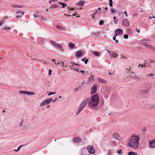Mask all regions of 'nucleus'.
<instances>
[{
	"mask_svg": "<svg viewBox=\"0 0 155 155\" xmlns=\"http://www.w3.org/2000/svg\"><path fill=\"white\" fill-rule=\"evenodd\" d=\"M47 105V104L50 103L52 101V99L51 98H47L45 100Z\"/></svg>",
	"mask_w": 155,
	"mask_h": 155,
	"instance_id": "nucleus-19",
	"label": "nucleus"
},
{
	"mask_svg": "<svg viewBox=\"0 0 155 155\" xmlns=\"http://www.w3.org/2000/svg\"><path fill=\"white\" fill-rule=\"evenodd\" d=\"M137 14H134L133 15V16L134 17L137 16Z\"/></svg>",
	"mask_w": 155,
	"mask_h": 155,
	"instance_id": "nucleus-51",
	"label": "nucleus"
},
{
	"mask_svg": "<svg viewBox=\"0 0 155 155\" xmlns=\"http://www.w3.org/2000/svg\"><path fill=\"white\" fill-rule=\"evenodd\" d=\"M89 81H91L94 80L93 75H91V76L89 77L88 78Z\"/></svg>",
	"mask_w": 155,
	"mask_h": 155,
	"instance_id": "nucleus-29",
	"label": "nucleus"
},
{
	"mask_svg": "<svg viewBox=\"0 0 155 155\" xmlns=\"http://www.w3.org/2000/svg\"><path fill=\"white\" fill-rule=\"evenodd\" d=\"M23 122V120H21V123H20V126H21L22 125V123Z\"/></svg>",
	"mask_w": 155,
	"mask_h": 155,
	"instance_id": "nucleus-50",
	"label": "nucleus"
},
{
	"mask_svg": "<svg viewBox=\"0 0 155 155\" xmlns=\"http://www.w3.org/2000/svg\"><path fill=\"white\" fill-rule=\"evenodd\" d=\"M115 33H117L118 35L122 34L123 33V31L121 29L118 28L115 31Z\"/></svg>",
	"mask_w": 155,
	"mask_h": 155,
	"instance_id": "nucleus-13",
	"label": "nucleus"
},
{
	"mask_svg": "<svg viewBox=\"0 0 155 155\" xmlns=\"http://www.w3.org/2000/svg\"><path fill=\"white\" fill-rule=\"evenodd\" d=\"M124 37L125 39H127L128 38V35L127 34H125L124 35Z\"/></svg>",
	"mask_w": 155,
	"mask_h": 155,
	"instance_id": "nucleus-36",
	"label": "nucleus"
},
{
	"mask_svg": "<svg viewBox=\"0 0 155 155\" xmlns=\"http://www.w3.org/2000/svg\"><path fill=\"white\" fill-rule=\"evenodd\" d=\"M99 101L98 95L97 94H94L91 97V99L89 101L88 103L89 106L92 107H96L98 104Z\"/></svg>",
	"mask_w": 155,
	"mask_h": 155,
	"instance_id": "nucleus-2",
	"label": "nucleus"
},
{
	"mask_svg": "<svg viewBox=\"0 0 155 155\" xmlns=\"http://www.w3.org/2000/svg\"><path fill=\"white\" fill-rule=\"evenodd\" d=\"M70 63L72 65V66H71V67H70V68H71V69L72 68V67L73 66V65H78V64H76L74 63L73 62H71Z\"/></svg>",
	"mask_w": 155,
	"mask_h": 155,
	"instance_id": "nucleus-31",
	"label": "nucleus"
},
{
	"mask_svg": "<svg viewBox=\"0 0 155 155\" xmlns=\"http://www.w3.org/2000/svg\"><path fill=\"white\" fill-rule=\"evenodd\" d=\"M140 140L139 136L135 134L132 135L128 141L129 147L132 149H137L138 147Z\"/></svg>",
	"mask_w": 155,
	"mask_h": 155,
	"instance_id": "nucleus-1",
	"label": "nucleus"
},
{
	"mask_svg": "<svg viewBox=\"0 0 155 155\" xmlns=\"http://www.w3.org/2000/svg\"><path fill=\"white\" fill-rule=\"evenodd\" d=\"M136 30L137 31L138 33L140 32V30L139 29H138V28H137L136 29Z\"/></svg>",
	"mask_w": 155,
	"mask_h": 155,
	"instance_id": "nucleus-52",
	"label": "nucleus"
},
{
	"mask_svg": "<svg viewBox=\"0 0 155 155\" xmlns=\"http://www.w3.org/2000/svg\"><path fill=\"white\" fill-rule=\"evenodd\" d=\"M116 37H114L113 38V40H116Z\"/></svg>",
	"mask_w": 155,
	"mask_h": 155,
	"instance_id": "nucleus-63",
	"label": "nucleus"
},
{
	"mask_svg": "<svg viewBox=\"0 0 155 155\" xmlns=\"http://www.w3.org/2000/svg\"><path fill=\"white\" fill-rule=\"evenodd\" d=\"M50 42L55 48L58 49H62V46L61 45H59L54 41H50Z\"/></svg>",
	"mask_w": 155,
	"mask_h": 155,
	"instance_id": "nucleus-6",
	"label": "nucleus"
},
{
	"mask_svg": "<svg viewBox=\"0 0 155 155\" xmlns=\"http://www.w3.org/2000/svg\"><path fill=\"white\" fill-rule=\"evenodd\" d=\"M124 13L125 14L126 16L127 17L128 16L127 15L126 13V11H125V12H124Z\"/></svg>",
	"mask_w": 155,
	"mask_h": 155,
	"instance_id": "nucleus-46",
	"label": "nucleus"
},
{
	"mask_svg": "<svg viewBox=\"0 0 155 155\" xmlns=\"http://www.w3.org/2000/svg\"><path fill=\"white\" fill-rule=\"evenodd\" d=\"M101 8L100 7H99L98 8V11H101ZM101 12H100V13H101Z\"/></svg>",
	"mask_w": 155,
	"mask_h": 155,
	"instance_id": "nucleus-58",
	"label": "nucleus"
},
{
	"mask_svg": "<svg viewBox=\"0 0 155 155\" xmlns=\"http://www.w3.org/2000/svg\"><path fill=\"white\" fill-rule=\"evenodd\" d=\"M51 69H49V74L50 75H51Z\"/></svg>",
	"mask_w": 155,
	"mask_h": 155,
	"instance_id": "nucleus-43",
	"label": "nucleus"
},
{
	"mask_svg": "<svg viewBox=\"0 0 155 155\" xmlns=\"http://www.w3.org/2000/svg\"><path fill=\"white\" fill-rule=\"evenodd\" d=\"M129 22L127 19H124L122 22V25L124 26H128L129 25Z\"/></svg>",
	"mask_w": 155,
	"mask_h": 155,
	"instance_id": "nucleus-8",
	"label": "nucleus"
},
{
	"mask_svg": "<svg viewBox=\"0 0 155 155\" xmlns=\"http://www.w3.org/2000/svg\"><path fill=\"white\" fill-rule=\"evenodd\" d=\"M118 35L117 33H115L114 34V37H116Z\"/></svg>",
	"mask_w": 155,
	"mask_h": 155,
	"instance_id": "nucleus-48",
	"label": "nucleus"
},
{
	"mask_svg": "<svg viewBox=\"0 0 155 155\" xmlns=\"http://www.w3.org/2000/svg\"><path fill=\"white\" fill-rule=\"evenodd\" d=\"M85 3V2L84 1H80L77 4L78 5L82 6Z\"/></svg>",
	"mask_w": 155,
	"mask_h": 155,
	"instance_id": "nucleus-15",
	"label": "nucleus"
},
{
	"mask_svg": "<svg viewBox=\"0 0 155 155\" xmlns=\"http://www.w3.org/2000/svg\"><path fill=\"white\" fill-rule=\"evenodd\" d=\"M89 99H90L89 98H87L81 103L76 113L77 115L79 114L82 110L85 107L88 102L89 101Z\"/></svg>",
	"mask_w": 155,
	"mask_h": 155,
	"instance_id": "nucleus-3",
	"label": "nucleus"
},
{
	"mask_svg": "<svg viewBox=\"0 0 155 155\" xmlns=\"http://www.w3.org/2000/svg\"><path fill=\"white\" fill-rule=\"evenodd\" d=\"M52 61L55 63V64L57 65V63L56 62V61L54 59H53Z\"/></svg>",
	"mask_w": 155,
	"mask_h": 155,
	"instance_id": "nucleus-53",
	"label": "nucleus"
},
{
	"mask_svg": "<svg viewBox=\"0 0 155 155\" xmlns=\"http://www.w3.org/2000/svg\"><path fill=\"white\" fill-rule=\"evenodd\" d=\"M128 155H137V153H134L133 151L129 152L128 153Z\"/></svg>",
	"mask_w": 155,
	"mask_h": 155,
	"instance_id": "nucleus-26",
	"label": "nucleus"
},
{
	"mask_svg": "<svg viewBox=\"0 0 155 155\" xmlns=\"http://www.w3.org/2000/svg\"><path fill=\"white\" fill-rule=\"evenodd\" d=\"M16 13L17 14L16 16V18H21L22 15H23L24 14V12H21L20 10L16 12Z\"/></svg>",
	"mask_w": 155,
	"mask_h": 155,
	"instance_id": "nucleus-12",
	"label": "nucleus"
},
{
	"mask_svg": "<svg viewBox=\"0 0 155 155\" xmlns=\"http://www.w3.org/2000/svg\"><path fill=\"white\" fill-rule=\"evenodd\" d=\"M115 43H117L118 42V41L117 40H115Z\"/></svg>",
	"mask_w": 155,
	"mask_h": 155,
	"instance_id": "nucleus-62",
	"label": "nucleus"
},
{
	"mask_svg": "<svg viewBox=\"0 0 155 155\" xmlns=\"http://www.w3.org/2000/svg\"><path fill=\"white\" fill-rule=\"evenodd\" d=\"M142 93L147 94L148 93V91L146 90H143L142 91Z\"/></svg>",
	"mask_w": 155,
	"mask_h": 155,
	"instance_id": "nucleus-37",
	"label": "nucleus"
},
{
	"mask_svg": "<svg viewBox=\"0 0 155 155\" xmlns=\"http://www.w3.org/2000/svg\"><path fill=\"white\" fill-rule=\"evenodd\" d=\"M118 56V55L116 53H113L112 54L110 55V57L111 58H115V57H117Z\"/></svg>",
	"mask_w": 155,
	"mask_h": 155,
	"instance_id": "nucleus-23",
	"label": "nucleus"
},
{
	"mask_svg": "<svg viewBox=\"0 0 155 155\" xmlns=\"http://www.w3.org/2000/svg\"><path fill=\"white\" fill-rule=\"evenodd\" d=\"M112 136L114 138L117 140H120L121 139V137L117 133H113Z\"/></svg>",
	"mask_w": 155,
	"mask_h": 155,
	"instance_id": "nucleus-5",
	"label": "nucleus"
},
{
	"mask_svg": "<svg viewBox=\"0 0 155 155\" xmlns=\"http://www.w3.org/2000/svg\"><path fill=\"white\" fill-rule=\"evenodd\" d=\"M59 4L61 5H62V8H64L65 6H67V4H66L65 3H62L61 2H58Z\"/></svg>",
	"mask_w": 155,
	"mask_h": 155,
	"instance_id": "nucleus-27",
	"label": "nucleus"
},
{
	"mask_svg": "<svg viewBox=\"0 0 155 155\" xmlns=\"http://www.w3.org/2000/svg\"><path fill=\"white\" fill-rule=\"evenodd\" d=\"M122 150L120 149L119 150H117L116 152L117 153H118L119 154H121L122 153Z\"/></svg>",
	"mask_w": 155,
	"mask_h": 155,
	"instance_id": "nucleus-30",
	"label": "nucleus"
},
{
	"mask_svg": "<svg viewBox=\"0 0 155 155\" xmlns=\"http://www.w3.org/2000/svg\"><path fill=\"white\" fill-rule=\"evenodd\" d=\"M84 83H85V81H84L83 82H82V83H81V85H83L84 84Z\"/></svg>",
	"mask_w": 155,
	"mask_h": 155,
	"instance_id": "nucleus-59",
	"label": "nucleus"
},
{
	"mask_svg": "<svg viewBox=\"0 0 155 155\" xmlns=\"http://www.w3.org/2000/svg\"><path fill=\"white\" fill-rule=\"evenodd\" d=\"M94 15L93 14H92V15H92V19H94Z\"/></svg>",
	"mask_w": 155,
	"mask_h": 155,
	"instance_id": "nucleus-56",
	"label": "nucleus"
},
{
	"mask_svg": "<svg viewBox=\"0 0 155 155\" xmlns=\"http://www.w3.org/2000/svg\"><path fill=\"white\" fill-rule=\"evenodd\" d=\"M58 7V6L55 5H52L51 7L50 8H56Z\"/></svg>",
	"mask_w": 155,
	"mask_h": 155,
	"instance_id": "nucleus-28",
	"label": "nucleus"
},
{
	"mask_svg": "<svg viewBox=\"0 0 155 155\" xmlns=\"http://www.w3.org/2000/svg\"><path fill=\"white\" fill-rule=\"evenodd\" d=\"M118 20H115L114 21V22L116 24H117V23Z\"/></svg>",
	"mask_w": 155,
	"mask_h": 155,
	"instance_id": "nucleus-45",
	"label": "nucleus"
},
{
	"mask_svg": "<svg viewBox=\"0 0 155 155\" xmlns=\"http://www.w3.org/2000/svg\"><path fill=\"white\" fill-rule=\"evenodd\" d=\"M81 141V140L79 138H75L73 140V141L76 143L80 142Z\"/></svg>",
	"mask_w": 155,
	"mask_h": 155,
	"instance_id": "nucleus-18",
	"label": "nucleus"
},
{
	"mask_svg": "<svg viewBox=\"0 0 155 155\" xmlns=\"http://www.w3.org/2000/svg\"><path fill=\"white\" fill-rule=\"evenodd\" d=\"M19 93L27 95H33L35 94V93L33 92H28L27 91H19Z\"/></svg>",
	"mask_w": 155,
	"mask_h": 155,
	"instance_id": "nucleus-7",
	"label": "nucleus"
},
{
	"mask_svg": "<svg viewBox=\"0 0 155 155\" xmlns=\"http://www.w3.org/2000/svg\"><path fill=\"white\" fill-rule=\"evenodd\" d=\"M153 76V74H149L147 77H150V76Z\"/></svg>",
	"mask_w": 155,
	"mask_h": 155,
	"instance_id": "nucleus-49",
	"label": "nucleus"
},
{
	"mask_svg": "<svg viewBox=\"0 0 155 155\" xmlns=\"http://www.w3.org/2000/svg\"><path fill=\"white\" fill-rule=\"evenodd\" d=\"M56 93V92H51L49 94H48V95L49 96H50V95H51V94H55Z\"/></svg>",
	"mask_w": 155,
	"mask_h": 155,
	"instance_id": "nucleus-39",
	"label": "nucleus"
},
{
	"mask_svg": "<svg viewBox=\"0 0 155 155\" xmlns=\"http://www.w3.org/2000/svg\"><path fill=\"white\" fill-rule=\"evenodd\" d=\"M68 46L70 48L72 49L74 48L75 47V45L72 42H70L68 44Z\"/></svg>",
	"mask_w": 155,
	"mask_h": 155,
	"instance_id": "nucleus-22",
	"label": "nucleus"
},
{
	"mask_svg": "<svg viewBox=\"0 0 155 155\" xmlns=\"http://www.w3.org/2000/svg\"><path fill=\"white\" fill-rule=\"evenodd\" d=\"M2 29H3L5 30H10L11 29V28L10 27H7L6 28V26H3L2 27Z\"/></svg>",
	"mask_w": 155,
	"mask_h": 155,
	"instance_id": "nucleus-32",
	"label": "nucleus"
},
{
	"mask_svg": "<svg viewBox=\"0 0 155 155\" xmlns=\"http://www.w3.org/2000/svg\"><path fill=\"white\" fill-rule=\"evenodd\" d=\"M45 105H47V104L46 103V102L45 100L41 102L40 104V106H43Z\"/></svg>",
	"mask_w": 155,
	"mask_h": 155,
	"instance_id": "nucleus-24",
	"label": "nucleus"
},
{
	"mask_svg": "<svg viewBox=\"0 0 155 155\" xmlns=\"http://www.w3.org/2000/svg\"><path fill=\"white\" fill-rule=\"evenodd\" d=\"M47 105V104L50 103L52 101V99L51 98H47L45 100Z\"/></svg>",
	"mask_w": 155,
	"mask_h": 155,
	"instance_id": "nucleus-20",
	"label": "nucleus"
},
{
	"mask_svg": "<svg viewBox=\"0 0 155 155\" xmlns=\"http://www.w3.org/2000/svg\"><path fill=\"white\" fill-rule=\"evenodd\" d=\"M98 80L99 82L102 83H106L107 82L105 80L101 78H98Z\"/></svg>",
	"mask_w": 155,
	"mask_h": 155,
	"instance_id": "nucleus-17",
	"label": "nucleus"
},
{
	"mask_svg": "<svg viewBox=\"0 0 155 155\" xmlns=\"http://www.w3.org/2000/svg\"><path fill=\"white\" fill-rule=\"evenodd\" d=\"M11 6L13 8H21L23 7V6L21 5L14 4L12 5Z\"/></svg>",
	"mask_w": 155,
	"mask_h": 155,
	"instance_id": "nucleus-14",
	"label": "nucleus"
},
{
	"mask_svg": "<svg viewBox=\"0 0 155 155\" xmlns=\"http://www.w3.org/2000/svg\"><path fill=\"white\" fill-rule=\"evenodd\" d=\"M97 91V86L96 85L94 84L92 87L91 89V94H94Z\"/></svg>",
	"mask_w": 155,
	"mask_h": 155,
	"instance_id": "nucleus-11",
	"label": "nucleus"
},
{
	"mask_svg": "<svg viewBox=\"0 0 155 155\" xmlns=\"http://www.w3.org/2000/svg\"><path fill=\"white\" fill-rule=\"evenodd\" d=\"M3 23V21L0 22V26L2 25Z\"/></svg>",
	"mask_w": 155,
	"mask_h": 155,
	"instance_id": "nucleus-47",
	"label": "nucleus"
},
{
	"mask_svg": "<svg viewBox=\"0 0 155 155\" xmlns=\"http://www.w3.org/2000/svg\"><path fill=\"white\" fill-rule=\"evenodd\" d=\"M92 53L94 55L96 56H99L100 55V54L97 51H93Z\"/></svg>",
	"mask_w": 155,
	"mask_h": 155,
	"instance_id": "nucleus-21",
	"label": "nucleus"
},
{
	"mask_svg": "<svg viewBox=\"0 0 155 155\" xmlns=\"http://www.w3.org/2000/svg\"><path fill=\"white\" fill-rule=\"evenodd\" d=\"M109 2H110L109 4V5L110 6V7H112L113 6L112 0H109Z\"/></svg>",
	"mask_w": 155,
	"mask_h": 155,
	"instance_id": "nucleus-33",
	"label": "nucleus"
},
{
	"mask_svg": "<svg viewBox=\"0 0 155 155\" xmlns=\"http://www.w3.org/2000/svg\"><path fill=\"white\" fill-rule=\"evenodd\" d=\"M22 146L21 145V146H20L18 148V149H17V150H16V149H14V151H16V152H17L20 149V148Z\"/></svg>",
	"mask_w": 155,
	"mask_h": 155,
	"instance_id": "nucleus-35",
	"label": "nucleus"
},
{
	"mask_svg": "<svg viewBox=\"0 0 155 155\" xmlns=\"http://www.w3.org/2000/svg\"><path fill=\"white\" fill-rule=\"evenodd\" d=\"M58 65H60L61 64V63L60 61H58L57 63Z\"/></svg>",
	"mask_w": 155,
	"mask_h": 155,
	"instance_id": "nucleus-54",
	"label": "nucleus"
},
{
	"mask_svg": "<svg viewBox=\"0 0 155 155\" xmlns=\"http://www.w3.org/2000/svg\"><path fill=\"white\" fill-rule=\"evenodd\" d=\"M154 107V106L153 105H150V108H153Z\"/></svg>",
	"mask_w": 155,
	"mask_h": 155,
	"instance_id": "nucleus-55",
	"label": "nucleus"
},
{
	"mask_svg": "<svg viewBox=\"0 0 155 155\" xmlns=\"http://www.w3.org/2000/svg\"><path fill=\"white\" fill-rule=\"evenodd\" d=\"M111 12L112 13H114V12H117V11H116V10H114V9H111Z\"/></svg>",
	"mask_w": 155,
	"mask_h": 155,
	"instance_id": "nucleus-38",
	"label": "nucleus"
},
{
	"mask_svg": "<svg viewBox=\"0 0 155 155\" xmlns=\"http://www.w3.org/2000/svg\"><path fill=\"white\" fill-rule=\"evenodd\" d=\"M108 155H112L111 152L110 150H109L108 151Z\"/></svg>",
	"mask_w": 155,
	"mask_h": 155,
	"instance_id": "nucleus-41",
	"label": "nucleus"
},
{
	"mask_svg": "<svg viewBox=\"0 0 155 155\" xmlns=\"http://www.w3.org/2000/svg\"><path fill=\"white\" fill-rule=\"evenodd\" d=\"M127 31L128 32H129L130 33H131L132 32V31L130 29H129Z\"/></svg>",
	"mask_w": 155,
	"mask_h": 155,
	"instance_id": "nucleus-40",
	"label": "nucleus"
},
{
	"mask_svg": "<svg viewBox=\"0 0 155 155\" xmlns=\"http://www.w3.org/2000/svg\"><path fill=\"white\" fill-rule=\"evenodd\" d=\"M143 45L144 46L152 51H155V45H150L148 44L145 43H143Z\"/></svg>",
	"mask_w": 155,
	"mask_h": 155,
	"instance_id": "nucleus-4",
	"label": "nucleus"
},
{
	"mask_svg": "<svg viewBox=\"0 0 155 155\" xmlns=\"http://www.w3.org/2000/svg\"><path fill=\"white\" fill-rule=\"evenodd\" d=\"M57 28L58 29H60L61 30H64L65 29V28L64 27H62L61 26L58 25H56Z\"/></svg>",
	"mask_w": 155,
	"mask_h": 155,
	"instance_id": "nucleus-25",
	"label": "nucleus"
},
{
	"mask_svg": "<svg viewBox=\"0 0 155 155\" xmlns=\"http://www.w3.org/2000/svg\"><path fill=\"white\" fill-rule=\"evenodd\" d=\"M88 151L91 154H93L95 153V151L93 147L92 146H88L87 147Z\"/></svg>",
	"mask_w": 155,
	"mask_h": 155,
	"instance_id": "nucleus-9",
	"label": "nucleus"
},
{
	"mask_svg": "<svg viewBox=\"0 0 155 155\" xmlns=\"http://www.w3.org/2000/svg\"><path fill=\"white\" fill-rule=\"evenodd\" d=\"M104 9L105 10H108V8L107 7H106Z\"/></svg>",
	"mask_w": 155,
	"mask_h": 155,
	"instance_id": "nucleus-64",
	"label": "nucleus"
},
{
	"mask_svg": "<svg viewBox=\"0 0 155 155\" xmlns=\"http://www.w3.org/2000/svg\"><path fill=\"white\" fill-rule=\"evenodd\" d=\"M82 54V53L81 51H78L77 52L76 56L77 57H81Z\"/></svg>",
	"mask_w": 155,
	"mask_h": 155,
	"instance_id": "nucleus-16",
	"label": "nucleus"
},
{
	"mask_svg": "<svg viewBox=\"0 0 155 155\" xmlns=\"http://www.w3.org/2000/svg\"><path fill=\"white\" fill-rule=\"evenodd\" d=\"M41 19H42V20H44V21H45L46 20V19H45V18H44L43 16H41Z\"/></svg>",
	"mask_w": 155,
	"mask_h": 155,
	"instance_id": "nucleus-44",
	"label": "nucleus"
},
{
	"mask_svg": "<svg viewBox=\"0 0 155 155\" xmlns=\"http://www.w3.org/2000/svg\"><path fill=\"white\" fill-rule=\"evenodd\" d=\"M97 12V10H95V13L94 14V15H95L96 14Z\"/></svg>",
	"mask_w": 155,
	"mask_h": 155,
	"instance_id": "nucleus-60",
	"label": "nucleus"
},
{
	"mask_svg": "<svg viewBox=\"0 0 155 155\" xmlns=\"http://www.w3.org/2000/svg\"><path fill=\"white\" fill-rule=\"evenodd\" d=\"M149 147L150 148L155 147V139L152 141H150Z\"/></svg>",
	"mask_w": 155,
	"mask_h": 155,
	"instance_id": "nucleus-10",
	"label": "nucleus"
},
{
	"mask_svg": "<svg viewBox=\"0 0 155 155\" xmlns=\"http://www.w3.org/2000/svg\"><path fill=\"white\" fill-rule=\"evenodd\" d=\"M79 72H80L81 73H83V74L84 73V71H80Z\"/></svg>",
	"mask_w": 155,
	"mask_h": 155,
	"instance_id": "nucleus-57",
	"label": "nucleus"
},
{
	"mask_svg": "<svg viewBox=\"0 0 155 155\" xmlns=\"http://www.w3.org/2000/svg\"><path fill=\"white\" fill-rule=\"evenodd\" d=\"M64 15L67 16H70V15H67L66 14H64Z\"/></svg>",
	"mask_w": 155,
	"mask_h": 155,
	"instance_id": "nucleus-61",
	"label": "nucleus"
},
{
	"mask_svg": "<svg viewBox=\"0 0 155 155\" xmlns=\"http://www.w3.org/2000/svg\"><path fill=\"white\" fill-rule=\"evenodd\" d=\"M104 21L103 20H101L99 22V24L100 25H102L104 24Z\"/></svg>",
	"mask_w": 155,
	"mask_h": 155,
	"instance_id": "nucleus-34",
	"label": "nucleus"
},
{
	"mask_svg": "<svg viewBox=\"0 0 155 155\" xmlns=\"http://www.w3.org/2000/svg\"><path fill=\"white\" fill-rule=\"evenodd\" d=\"M88 61V60L87 59H86L85 60V61H84V63L86 64L87 63Z\"/></svg>",
	"mask_w": 155,
	"mask_h": 155,
	"instance_id": "nucleus-42",
	"label": "nucleus"
}]
</instances>
